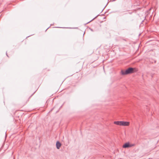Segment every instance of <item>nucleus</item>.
I'll return each mask as SVG.
<instances>
[{
    "instance_id": "1",
    "label": "nucleus",
    "mask_w": 159,
    "mask_h": 159,
    "mask_svg": "<svg viewBox=\"0 0 159 159\" xmlns=\"http://www.w3.org/2000/svg\"><path fill=\"white\" fill-rule=\"evenodd\" d=\"M138 70L136 68L129 67L125 71L122 70L121 72L122 75H125L136 72Z\"/></svg>"
},
{
    "instance_id": "2",
    "label": "nucleus",
    "mask_w": 159,
    "mask_h": 159,
    "mask_svg": "<svg viewBox=\"0 0 159 159\" xmlns=\"http://www.w3.org/2000/svg\"><path fill=\"white\" fill-rule=\"evenodd\" d=\"M133 146V145H131L129 142L125 143L123 146V147L124 148L131 147Z\"/></svg>"
},
{
    "instance_id": "3",
    "label": "nucleus",
    "mask_w": 159,
    "mask_h": 159,
    "mask_svg": "<svg viewBox=\"0 0 159 159\" xmlns=\"http://www.w3.org/2000/svg\"><path fill=\"white\" fill-rule=\"evenodd\" d=\"M61 143L57 141L56 143V146L57 149H59L61 146Z\"/></svg>"
},
{
    "instance_id": "4",
    "label": "nucleus",
    "mask_w": 159,
    "mask_h": 159,
    "mask_svg": "<svg viewBox=\"0 0 159 159\" xmlns=\"http://www.w3.org/2000/svg\"><path fill=\"white\" fill-rule=\"evenodd\" d=\"M114 123L117 125L122 126V121H115Z\"/></svg>"
},
{
    "instance_id": "5",
    "label": "nucleus",
    "mask_w": 159,
    "mask_h": 159,
    "mask_svg": "<svg viewBox=\"0 0 159 159\" xmlns=\"http://www.w3.org/2000/svg\"><path fill=\"white\" fill-rule=\"evenodd\" d=\"M129 124V122L127 121H122V126H128Z\"/></svg>"
},
{
    "instance_id": "6",
    "label": "nucleus",
    "mask_w": 159,
    "mask_h": 159,
    "mask_svg": "<svg viewBox=\"0 0 159 159\" xmlns=\"http://www.w3.org/2000/svg\"><path fill=\"white\" fill-rule=\"evenodd\" d=\"M98 15L97 16H96L95 17H94V18H93L92 20H90V21H89V22H88L87 23H89L92 20H94V19H96L97 17L98 16Z\"/></svg>"
},
{
    "instance_id": "7",
    "label": "nucleus",
    "mask_w": 159,
    "mask_h": 159,
    "mask_svg": "<svg viewBox=\"0 0 159 159\" xmlns=\"http://www.w3.org/2000/svg\"><path fill=\"white\" fill-rule=\"evenodd\" d=\"M6 55H7V57H8V55H7V52H6Z\"/></svg>"
},
{
    "instance_id": "8",
    "label": "nucleus",
    "mask_w": 159,
    "mask_h": 159,
    "mask_svg": "<svg viewBox=\"0 0 159 159\" xmlns=\"http://www.w3.org/2000/svg\"><path fill=\"white\" fill-rule=\"evenodd\" d=\"M116 0H113V1H115Z\"/></svg>"
}]
</instances>
